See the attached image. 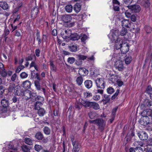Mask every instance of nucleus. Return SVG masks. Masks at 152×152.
Wrapping results in <instances>:
<instances>
[{
    "instance_id": "35",
    "label": "nucleus",
    "mask_w": 152,
    "mask_h": 152,
    "mask_svg": "<svg viewBox=\"0 0 152 152\" xmlns=\"http://www.w3.org/2000/svg\"><path fill=\"white\" fill-rule=\"evenodd\" d=\"M25 142L26 144L29 145H31L33 144V142L31 140L30 138H26L25 139Z\"/></svg>"
},
{
    "instance_id": "59",
    "label": "nucleus",
    "mask_w": 152,
    "mask_h": 152,
    "mask_svg": "<svg viewBox=\"0 0 152 152\" xmlns=\"http://www.w3.org/2000/svg\"><path fill=\"white\" fill-rule=\"evenodd\" d=\"M114 91V89L112 87H110L107 88V92L109 94H112Z\"/></svg>"
},
{
    "instance_id": "42",
    "label": "nucleus",
    "mask_w": 152,
    "mask_h": 152,
    "mask_svg": "<svg viewBox=\"0 0 152 152\" xmlns=\"http://www.w3.org/2000/svg\"><path fill=\"white\" fill-rule=\"evenodd\" d=\"M44 132L47 135H49L50 133V129L47 127H45L44 128Z\"/></svg>"
},
{
    "instance_id": "41",
    "label": "nucleus",
    "mask_w": 152,
    "mask_h": 152,
    "mask_svg": "<svg viewBox=\"0 0 152 152\" xmlns=\"http://www.w3.org/2000/svg\"><path fill=\"white\" fill-rule=\"evenodd\" d=\"M37 41L38 42V44L39 45H40L41 42V40L40 38V34L39 32H38L36 34Z\"/></svg>"
},
{
    "instance_id": "15",
    "label": "nucleus",
    "mask_w": 152,
    "mask_h": 152,
    "mask_svg": "<svg viewBox=\"0 0 152 152\" xmlns=\"http://www.w3.org/2000/svg\"><path fill=\"white\" fill-rule=\"evenodd\" d=\"M131 22L127 19H124L121 21L122 26L123 28H129L130 27Z\"/></svg>"
},
{
    "instance_id": "57",
    "label": "nucleus",
    "mask_w": 152,
    "mask_h": 152,
    "mask_svg": "<svg viewBox=\"0 0 152 152\" xmlns=\"http://www.w3.org/2000/svg\"><path fill=\"white\" fill-rule=\"evenodd\" d=\"M143 149L141 147H136L135 148V152H142Z\"/></svg>"
},
{
    "instance_id": "2",
    "label": "nucleus",
    "mask_w": 152,
    "mask_h": 152,
    "mask_svg": "<svg viewBox=\"0 0 152 152\" xmlns=\"http://www.w3.org/2000/svg\"><path fill=\"white\" fill-rule=\"evenodd\" d=\"M89 121L91 124H95L102 131L104 129L106 126V121L102 118H97L94 120H90Z\"/></svg>"
},
{
    "instance_id": "44",
    "label": "nucleus",
    "mask_w": 152,
    "mask_h": 152,
    "mask_svg": "<svg viewBox=\"0 0 152 152\" xmlns=\"http://www.w3.org/2000/svg\"><path fill=\"white\" fill-rule=\"evenodd\" d=\"M118 76L117 75H113V77L111 78V81L112 82L114 83L115 82H116L117 80H118Z\"/></svg>"
},
{
    "instance_id": "46",
    "label": "nucleus",
    "mask_w": 152,
    "mask_h": 152,
    "mask_svg": "<svg viewBox=\"0 0 152 152\" xmlns=\"http://www.w3.org/2000/svg\"><path fill=\"white\" fill-rule=\"evenodd\" d=\"M24 68V66L22 65H19L16 69L15 72L16 73H19L21 70Z\"/></svg>"
},
{
    "instance_id": "4",
    "label": "nucleus",
    "mask_w": 152,
    "mask_h": 152,
    "mask_svg": "<svg viewBox=\"0 0 152 152\" xmlns=\"http://www.w3.org/2000/svg\"><path fill=\"white\" fill-rule=\"evenodd\" d=\"M150 94V98L152 100V93ZM139 107L141 109H144L150 107L152 109V102L149 99H145L141 103Z\"/></svg>"
},
{
    "instance_id": "3",
    "label": "nucleus",
    "mask_w": 152,
    "mask_h": 152,
    "mask_svg": "<svg viewBox=\"0 0 152 152\" xmlns=\"http://www.w3.org/2000/svg\"><path fill=\"white\" fill-rule=\"evenodd\" d=\"M121 53H118L117 50L114 51L113 54L110 55V57H111V61H109L107 62L108 64L107 67L109 68L111 67L112 61L115 62L116 61L120 60L121 59Z\"/></svg>"
},
{
    "instance_id": "12",
    "label": "nucleus",
    "mask_w": 152,
    "mask_h": 152,
    "mask_svg": "<svg viewBox=\"0 0 152 152\" xmlns=\"http://www.w3.org/2000/svg\"><path fill=\"white\" fill-rule=\"evenodd\" d=\"M142 116L150 117L152 119V110L151 109H146L143 110L141 113Z\"/></svg>"
},
{
    "instance_id": "23",
    "label": "nucleus",
    "mask_w": 152,
    "mask_h": 152,
    "mask_svg": "<svg viewBox=\"0 0 152 152\" xmlns=\"http://www.w3.org/2000/svg\"><path fill=\"white\" fill-rule=\"evenodd\" d=\"M84 84L87 88L89 89L92 86V82L91 80H87L85 82Z\"/></svg>"
},
{
    "instance_id": "39",
    "label": "nucleus",
    "mask_w": 152,
    "mask_h": 152,
    "mask_svg": "<svg viewBox=\"0 0 152 152\" xmlns=\"http://www.w3.org/2000/svg\"><path fill=\"white\" fill-rule=\"evenodd\" d=\"M35 137L38 140H41L43 138V135L40 132H38L36 134Z\"/></svg>"
},
{
    "instance_id": "30",
    "label": "nucleus",
    "mask_w": 152,
    "mask_h": 152,
    "mask_svg": "<svg viewBox=\"0 0 152 152\" xmlns=\"http://www.w3.org/2000/svg\"><path fill=\"white\" fill-rule=\"evenodd\" d=\"M37 113L40 116H43L45 114V110L42 108H40L38 109Z\"/></svg>"
},
{
    "instance_id": "1",
    "label": "nucleus",
    "mask_w": 152,
    "mask_h": 152,
    "mask_svg": "<svg viewBox=\"0 0 152 152\" xmlns=\"http://www.w3.org/2000/svg\"><path fill=\"white\" fill-rule=\"evenodd\" d=\"M119 34L118 31L115 29L111 30L110 34L108 35L109 38L112 40H117L115 41V47L116 49L118 50L121 48L122 45L124 44L123 40L120 38L118 37Z\"/></svg>"
},
{
    "instance_id": "51",
    "label": "nucleus",
    "mask_w": 152,
    "mask_h": 152,
    "mask_svg": "<svg viewBox=\"0 0 152 152\" xmlns=\"http://www.w3.org/2000/svg\"><path fill=\"white\" fill-rule=\"evenodd\" d=\"M146 92L149 94L152 93V88L151 86H149L146 89Z\"/></svg>"
},
{
    "instance_id": "11",
    "label": "nucleus",
    "mask_w": 152,
    "mask_h": 152,
    "mask_svg": "<svg viewBox=\"0 0 152 152\" xmlns=\"http://www.w3.org/2000/svg\"><path fill=\"white\" fill-rule=\"evenodd\" d=\"M61 20L64 23H67L70 22L72 20V17L69 15H65L61 16Z\"/></svg>"
},
{
    "instance_id": "14",
    "label": "nucleus",
    "mask_w": 152,
    "mask_h": 152,
    "mask_svg": "<svg viewBox=\"0 0 152 152\" xmlns=\"http://www.w3.org/2000/svg\"><path fill=\"white\" fill-rule=\"evenodd\" d=\"M120 49L122 53H126L129 50V46L127 43H124L122 45Z\"/></svg>"
},
{
    "instance_id": "50",
    "label": "nucleus",
    "mask_w": 152,
    "mask_h": 152,
    "mask_svg": "<svg viewBox=\"0 0 152 152\" xmlns=\"http://www.w3.org/2000/svg\"><path fill=\"white\" fill-rule=\"evenodd\" d=\"M28 76V74L25 72H23L20 74V77L22 79L25 78H26Z\"/></svg>"
},
{
    "instance_id": "61",
    "label": "nucleus",
    "mask_w": 152,
    "mask_h": 152,
    "mask_svg": "<svg viewBox=\"0 0 152 152\" xmlns=\"http://www.w3.org/2000/svg\"><path fill=\"white\" fill-rule=\"evenodd\" d=\"M113 9L115 11H118L119 10V8L118 5L113 4Z\"/></svg>"
},
{
    "instance_id": "56",
    "label": "nucleus",
    "mask_w": 152,
    "mask_h": 152,
    "mask_svg": "<svg viewBox=\"0 0 152 152\" xmlns=\"http://www.w3.org/2000/svg\"><path fill=\"white\" fill-rule=\"evenodd\" d=\"M81 40L82 42H84L87 39V36L85 34H81Z\"/></svg>"
},
{
    "instance_id": "24",
    "label": "nucleus",
    "mask_w": 152,
    "mask_h": 152,
    "mask_svg": "<svg viewBox=\"0 0 152 152\" xmlns=\"http://www.w3.org/2000/svg\"><path fill=\"white\" fill-rule=\"evenodd\" d=\"M68 48L72 52H75L77 51V46L76 44L69 45Z\"/></svg>"
},
{
    "instance_id": "43",
    "label": "nucleus",
    "mask_w": 152,
    "mask_h": 152,
    "mask_svg": "<svg viewBox=\"0 0 152 152\" xmlns=\"http://www.w3.org/2000/svg\"><path fill=\"white\" fill-rule=\"evenodd\" d=\"M15 87V85L14 84H10L8 88V91L9 92H12L14 90Z\"/></svg>"
},
{
    "instance_id": "45",
    "label": "nucleus",
    "mask_w": 152,
    "mask_h": 152,
    "mask_svg": "<svg viewBox=\"0 0 152 152\" xmlns=\"http://www.w3.org/2000/svg\"><path fill=\"white\" fill-rule=\"evenodd\" d=\"M145 29L147 33H150L152 31L151 28L149 26H145Z\"/></svg>"
},
{
    "instance_id": "31",
    "label": "nucleus",
    "mask_w": 152,
    "mask_h": 152,
    "mask_svg": "<svg viewBox=\"0 0 152 152\" xmlns=\"http://www.w3.org/2000/svg\"><path fill=\"white\" fill-rule=\"evenodd\" d=\"M76 81L77 85L80 86L83 83V78L81 76L78 77L77 78Z\"/></svg>"
},
{
    "instance_id": "33",
    "label": "nucleus",
    "mask_w": 152,
    "mask_h": 152,
    "mask_svg": "<svg viewBox=\"0 0 152 152\" xmlns=\"http://www.w3.org/2000/svg\"><path fill=\"white\" fill-rule=\"evenodd\" d=\"M77 58L79 60H84L87 58V56L83 55H79L77 56Z\"/></svg>"
},
{
    "instance_id": "52",
    "label": "nucleus",
    "mask_w": 152,
    "mask_h": 152,
    "mask_svg": "<svg viewBox=\"0 0 152 152\" xmlns=\"http://www.w3.org/2000/svg\"><path fill=\"white\" fill-rule=\"evenodd\" d=\"M118 107H116L114 108L112 111V113L111 116L113 117H115L116 115V112L117 110Z\"/></svg>"
},
{
    "instance_id": "25",
    "label": "nucleus",
    "mask_w": 152,
    "mask_h": 152,
    "mask_svg": "<svg viewBox=\"0 0 152 152\" xmlns=\"http://www.w3.org/2000/svg\"><path fill=\"white\" fill-rule=\"evenodd\" d=\"M49 62L51 70L53 72H56L57 68L56 66L54 64L53 61L52 60H50Z\"/></svg>"
},
{
    "instance_id": "38",
    "label": "nucleus",
    "mask_w": 152,
    "mask_h": 152,
    "mask_svg": "<svg viewBox=\"0 0 152 152\" xmlns=\"http://www.w3.org/2000/svg\"><path fill=\"white\" fill-rule=\"evenodd\" d=\"M0 66H2V67H1V68H2V69H4V70L2 71L1 72V75L3 77H6L7 75V72L5 71L3 67V65L2 63H0Z\"/></svg>"
},
{
    "instance_id": "13",
    "label": "nucleus",
    "mask_w": 152,
    "mask_h": 152,
    "mask_svg": "<svg viewBox=\"0 0 152 152\" xmlns=\"http://www.w3.org/2000/svg\"><path fill=\"white\" fill-rule=\"evenodd\" d=\"M138 136L140 139L143 140H146L148 137L147 133L144 131L139 132Z\"/></svg>"
},
{
    "instance_id": "9",
    "label": "nucleus",
    "mask_w": 152,
    "mask_h": 152,
    "mask_svg": "<svg viewBox=\"0 0 152 152\" xmlns=\"http://www.w3.org/2000/svg\"><path fill=\"white\" fill-rule=\"evenodd\" d=\"M127 7L133 12H139L141 10L140 6L138 4L128 5Z\"/></svg>"
},
{
    "instance_id": "22",
    "label": "nucleus",
    "mask_w": 152,
    "mask_h": 152,
    "mask_svg": "<svg viewBox=\"0 0 152 152\" xmlns=\"http://www.w3.org/2000/svg\"><path fill=\"white\" fill-rule=\"evenodd\" d=\"M0 7L4 10L7 9L9 7L8 4L4 1L0 2Z\"/></svg>"
},
{
    "instance_id": "32",
    "label": "nucleus",
    "mask_w": 152,
    "mask_h": 152,
    "mask_svg": "<svg viewBox=\"0 0 152 152\" xmlns=\"http://www.w3.org/2000/svg\"><path fill=\"white\" fill-rule=\"evenodd\" d=\"M1 104L2 106L4 107H6L8 106V101L5 99L1 100Z\"/></svg>"
},
{
    "instance_id": "18",
    "label": "nucleus",
    "mask_w": 152,
    "mask_h": 152,
    "mask_svg": "<svg viewBox=\"0 0 152 152\" xmlns=\"http://www.w3.org/2000/svg\"><path fill=\"white\" fill-rule=\"evenodd\" d=\"M38 11L39 10L38 8H33L31 10V17L33 18H35L37 15Z\"/></svg>"
},
{
    "instance_id": "53",
    "label": "nucleus",
    "mask_w": 152,
    "mask_h": 152,
    "mask_svg": "<svg viewBox=\"0 0 152 152\" xmlns=\"http://www.w3.org/2000/svg\"><path fill=\"white\" fill-rule=\"evenodd\" d=\"M84 97L88 98L92 96V94L89 92H85L83 93Z\"/></svg>"
},
{
    "instance_id": "10",
    "label": "nucleus",
    "mask_w": 152,
    "mask_h": 152,
    "mask_svg": "<svg viewBox=\"0 0 152 152\" xmlns=\"http://www.w3.org/2000/svg\"><path fill=\"white\" fill-rule=\"evenodd\" d=\"M71 31L70 30H63L61 33V37L63 39H66L67 38L70 39Z\"/></svg>"
},
{
    "instance_id": "8",
    "label": "nucleus",
    "mask_w": 152,
    "mask_h": 152,
    "mask_svg": "<svg viewBox=\"0 0 152 152\" xmlns=\"http://www.w3.org/2000/svg\"><path fill=\"white\" fill-rule=\"evenodd\" d=\"M95 83L98 88L104 89L105 87L104 82L102 78H98L95 80Z\"/></svg>"
},
{
    "instance_id": "7",
    "label": "nucleus",
    "mask_w": 152,
    "mask_h": 152,
    "mask_svg": "<svg viewBox=\"0 0 152 152\" xmlns=\"http://www.w3.org/2000/svg\"><path fill=\"white\" fill-rule=\"evenodd\" d=\"M140 123L141 125L145 126H146L148 124H149V126H150L152 125L151 124H150L149 118L147 116H142L140 120Z\"/></svg>"
},
{
    "instance_id": "58",
    "label": "nucleus",
    "mask_w": 152,
    "mask_h": 152,
    "mask_svg": "<svg viewBox=\"0 0 152 152\" xmlns=\"http://www.w3.org/2000/svg\"><path fill=\"white\" fill-rule=\"evenodd\" d=\"M125 16L127 18H129L131 16V13L129 11L127 10L125 12Z\"/></svg>"
},
{
    "instance_id": "36",
    "label": "nucleus",
    "mask_w": 152,
    "mask_h": 152,
    "mask_svg": "<svg viewBox=\"0 0 152 152\" xmlns=\"http://www.w3.org/2000/svg\"><path fill=\"white\" fill-rule=\"evenodd\" d=\"M21 148L22 151L24 152H30L29 148L25 145H22Z\"/></svg>"
},
{
    "instance_id": "19",
    "label": "nucleus",
    "mask_w": 152,
    "mask_h": 152,
    "mask_svg": "<svg viewBox=\"0 0 152 152\" xmlns=\"http://www.w3.org/2000/svg\"><path fill=\"white\" fill-rule=\"evenodd\" d=\"M31 85V82L29 80H26L23 83L22 86L25 88H29L30 87Z\"/></svg>"
},
{
    "instance_id": "63",
    "label": "nucleus",
    "mask_w": 152,
    "mask_h": 152,
    "mask_svg": "<svg viewBox=\"0 0 152 152\" xmlns=\"http://www.w3.org/2000/svg\"><path fill=\"white\" fill-rule=\"evenodd\" d=\"M17 76L16 74H13L11 78V80L12 81H15L17 79Z\"/></svg>"
},
{
    "instance_id": "49",
    "label": "nucleus",
    "mask_w": 152,
    "mask_h": 152,
    "mask_svg": "<svg viewBox=\"0 0 152 152\" xmlns=\"http://www.w3.org/2000/svg\"><path fill=\"white\" fill-rule=\"evenodd\" d=\"M42 148V146L36 144L34 146L35 149L37 151H39Z\"/></svg>"
},
{
    "instance_id": "20",
    "label": "nucleus",
    "mask_w": 152,
    "mask_h": 152,
    "mask_svg": "<svg viewBox=\"0 0 152 152\" xmlns=\"http://www.w3.org/2000/svg\"><path fill=\"white\" fill-rule=\"evenodd\" d=\"M80 36L78 35L77 33H74V34H72L70 35V39L72 40H77L79 39Z\"/></svg>"
},
{
    "instance_id": "27",
    "label": "nucleus",
    "mask_w": 152,
    "mask_h": 152,
    "mask_svg": "<svg viewBox=\"0 0 152 152\" xmlns=\"http://www.w3.org/2000/svg\"><path fill=\"white\" fill-rule=\"evenodd\" d=\"M132 60V58L130 56H126L125 59V63L126 64L130 63Z\"/></svg>"
},
{
    "instance_id": "48",
    "label": "nucleus",
    "mask_w": 152,
    "mask_h": 152,
    "mask_svg": "<svg viewBox=\"0 0 152 152\" xmlns=\"http://www.w3.org/2000/svg\"><path fill=\"white\" fill-rule=\"evenodd\" d=\"M75 59L74 57H69L67 59L68 62L71 64H72L75 61Z\"/></svg>"
},
{
    "instance_id": "17",
    "label": "nucleus",
    "mask_w": 152,
    "mask_h": 152,
    "mask_svg": "<svg viewBox=\"0 0 152 152\" xmlns=\"http://www.w3.org/2000/svg\"><path fill=\"white\" fill-rule=\"evenodd\" d=\"M78 72L80 75H88V71L85 68H81L79 69Z\"/></svg>"
},
{
    "instance_id": "55",
    "label": "nucleus",
    "mask_w": 152,
    "mask_h": 152,
    "mask_svg": "<svg viewBox=\"0 0 152 152\" xmlns=\"http://www.w3.org/2000/svg\"><path fill=\"white\" fill-rule=\"evenodd\" d=\"M110 99L109 96L106 94H104V98L103 99V101H106V102H109Z\"/></svg>"
},
{
    "instance_id": "16",
    "label": "nucleus",
    "mask_w": 152,
    "mask_h": 152,
    "mask_svg": "<svg viewBox=\"0 0 152 152\" xmlns=\"http://www.w3.org/2000/svg\"><path fill=\"white\" fill-rule=\"evenodd\" d=\"M91 102L87 100H82L80 102L81 104L86 108L91 107Z\"/></svg>"
},
{
    "instance_id": "6",
    "label": "nucleus",
    "mask_w": 152,
    "mask_h": 152,
    "mask_svg": "<svg viewBox=\"0 0 152 152\" xmlns=\"http://www.w3.org/2000/svg\"><path fill=\"white\" fill-rule=\"evenodd\" d=\"M114 66L115 69L119 71L123 70L124 68L123 61L120 60L116 61L115 62Z\"/></svg>"
},
{
    "instance_id": "54",
    "label": "nucleus",
    "mask_w": 152,
    "mask_h": 152,
    "mask_svg": "<svg viewBox=\"0 0 152 152\" xmlns=\"http://www.w3.org/2000/svg\"><path fill=\"white\" fill-rule=\"evenodd\" d=\"M116 83L118 86L119 87H121L124 84L123 82L119 79L117 80Z\"/></svg>"
},
{
    "instance_id": "34",
    "label": "nucleus",
    "mask_w": 152,
    "mask_h": 152,
    "mask_svg": "<svg viewBox=\"0 0 152 152\" xmlns=\"http://www.w3.org/2000/svg\"><path fill=\"white\" fill-rule=\"evenodd\" d=\"M142 5L145 7L146 8H148L150 6V3L149 1L148 0H146L144 1L142 3Z\"/></svg>"
},
{
    "instance_id": "37",
    "label": "nucleus",
    "mask_w": 152,
    "mask_h": 152,
    "mask_svg": "<svg viewBox=\"0 0 152 152\" xmlns=\"http://www.w3.org/2000/svg\"><path fill=\"white\" fill-rule=\"evenodd\" d=\"M42 105V103L40 101L37 102L34 104L35 108L36 110H38L40 108V106Z\"/></svg>"
},
{
    "instance_id": "26",
    "label": "nucleus",
    "mask_w": 152,
    "mask_h": 152,
    "mask_svg": "<svg viewBox=\"0 0 152 152\" xmlns=\"http://www.w3.org/2000/svg\"><path fill=\"white\" fill-rule=\"evenodd\" d=\"M90 108H92L94 110H97L100 108V107L97 103L91 102Z\"/></svg>"
},
{
    "instance_id": "29",
    "label": "nucleus",
    "mask_w": 152,
    "mask_h": 152,
    "mask_svg": "<svg viewBox=\"0 0 152 152\" xmlns=\"http://www.w3.org/2000/svg\"><path fill=\"white\" fill-rule=\"evenodd\" d=\"M134 145L136 147H142L143 143L142 142L140 141H137L134 142Z\"/></svg>"
},
{
    "instance_id": "28",
    "label": "nucleus",
    "mask_w": 152,
    "mask_h": 152,
    "mask_svg": "<svg viewBox=\"0 0 152 152\" xmlns=\"http://www.w3.org/2000/svg\"><path fill=\"white\" fill-rule=\"evenodd\" d=\"M73 7L71 4L66 5L65 7L66 11L68 13H71L72 12Z\"/></svg>"
},
{
    "instance_id": "62",
    "label": "nucleus",
    "mask_w": 152,
    "mask_h": 152,
    "mask_svg": "<svg viewBox=\"0 0 152 152\" xmlns=\"http://www.w3.org/2000/svg\"><path fill=\"white\" fill-rule=\"evenodd\" d=\"M148 145H152V135L150 137V138L147 141Z\"/></svg>"
},
{
    "instance_id": "40",
    "label": "nucleus",
    "mask_w": 152,
    "mask_h": 152,
    "mask_svg": "<svg viewBox=\"0 0 152 152\" xmlns=\"http://www.w3.org/2000/svg\"><path fill=\"white\" fill-rule=\"evenodd\" d=\"M127 32L126 28L123 27L121 30L120 32V34L122 36H124L126 35Z\"/></svg>"
},
{
    "instance_id": "21",
    "label": "nucleus",
    "mask_w": 152,
    "mask_h": 152,
    "mask_svg": "<svg viewBox=\"0 0 152 152\" xmlns=\"http://www.w3.org/2000/svg\"><path fill=\"white\" fill-rule=\"evenodd\" d=\"M81 8V6L79 3H77L74 5V10L76 13L79 12Z\"/></svg>"
},
{
    "instance_id": "47",
    "label": "nucleus",
    "mask_w": 152,
    "mask_h": 152,
    "mask_svg": "<svg viewBox=\"0 0 152 152\" xmlns=\"http://www.w3.org/2000/svg\"><path fill=\"white\" fill-rule=\"evenodd\" d=\"M35 85L38 90H40V83L38 81H35Z\"/></svg>"
},
{
    "instance_id": "60",
    "label": "nucleus",
    "mask_w": 152,
    "mask_h": 152,
    "mask_svg": "<svg viewBox=\"0 0 152 152\" xmlns=\"http://www.w3.org/2000/svg\"><path fill=\"white\" fill-rule=\"evenodd\" d=\"M100 95H96L93 97V99L95 101H98L100 99Z\"/></svg>"
},
{
    "instance_id": "5",
    "label": "nucleus",
    "mask_w": 152,
    "mask_h": 152,
    "mask_svg": "<svg viewBox=\"0 0 152 152\" xmlns=\"http://www.w3.org/2000/svg\"><path fill=\"white\" fill-rule=\"evenodd\" d=\"M20 90H18L17 92V95L19 96H23L26 98V99H28L32 98L33 96H31V93L30 91L28 90H26L24 92H21L20 93Z\"/></svg>"
},
{
    "instance_id": "64",
    "label": "nucleus",
    "mask_w": 152,
    "mask_h": 152,
    "mask_svg": "<svg viewBox=\"0 0 152 152\" xmlns=\"http://www.w3.org/2000/svg\"><path fill=\"white\" fill-rule=\"evenodd\" d=\"M47 38V37L46 35H43L42 36V43L45 42Z\"/></svg>"
}]
</instances>
